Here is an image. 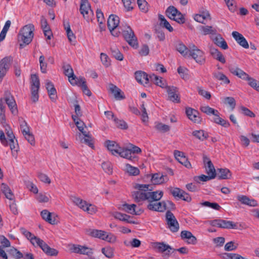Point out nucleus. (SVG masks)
Listing matches in <instances>:
<instances>
[{"label": "nucleus", "mask_w": 259, "mask_h": 259, "mask_svg": "<svg viewBox=\"0 0 259 259\" xmlns=\"http://www.w3.org/2000/svg\"><path fill=\"white\" fill-rule=\"evenodd\" d=\"M109 90L110 92L113 95L115 99L121 100L124 99L125 97L123 92L115 85L110 84Z\"/></svg>", "instance_id": "nucleus-28"}, {"label": "nucleus", "mask_w": 259, "mask_h": 259, "mask_svg": "<svg viewBox=\"0 0 259 259\" xmlns=\"http://www.w3.org/2000/svg\"><path fill=\"white\" fill-rule=\"evenodd\" d=\"M192 135L201 141H203L208 138V134L202 130L194 131Z\"/></svg>", "instance_id": "nucleus-40"}, {"label": "nucleus", "mask_w": 259, "mask_h": 259, "mask_svg": "<svg viewBox=\"0 0 259 259\" xmlns=\"http://www.w3.org/2000/svg\"><path fill=\"white\" fill-rule=\"evenodd\" d=\"M34 27L29 24L24 26L20 30L19 36L21 40L25 44H29L33 37Z\"/></svg>", "instance_id": "nucleus-3"}, {"label": "nucleus", "mask_w": 259, "mask_h": 259, "mask_svg": "<svg viewBox=\"0 0 259 259\" xmlns=\"http://www.w3.org/2000/svg\"><path fill=\"white\" fill-rule=\"evenodd\" d=\"M231 176V171L228 168H220L219 169V178L220 179H228Z\"/></svg>", "instance_id": "nucleus-52"}, {"label": "nucleus", "mask_w": 259, "mask_h": 259, "mask_svg": "<svg viewBox=\"0 0 259 259\" xmlns=\"http://www.w3.org/2000/svg\"><path fill=\"white\" fill-rule=\"evenodd\" d=\"M213 77L221 81V84H228L230 83V80L223 73L220 71H215L212 73Z\"/></svg>", "instance_id": "nucleus-34"}, {"label": "nucleus", "mask_w": 259, "mask_h": 259, "mask_svg": "<svg viewBox=\"0 0 259 259\" xmlns=\"http://www.w3.org/2000/svg\"><path fill=\"white\" fill-rule=\"evenodd\" d=\"M111 51L112 55L117 60L119 61H122L123 60V56L116 48L115 46H112L111 48Z\"/></svg>", "instance_id": "nucleus-55"}, {"label": "nucleus", "mask_w": 259, "mask_h": 259, "mask_svg": "<svg viewBox=\"0 0 259 259\" xmlns=\"http://www.w3.org/2000/svg\"><path fill=\"white\" fill-rule=\"evenodd\" d=\"M147 202V207L150 210L163 212L166 209V204L165 201L148 200Z\"/></svg>", "instance_id": "nucleus-13"}, {"label": "nucleus", "mask_w": 259, "mask_h": 259, "mask_svg": "<svg viewBox=\"0 0 259 259\" xmlns=\"http://www.w3.org/2000/svg\"><path fill=\"white\" fill-rule=\"evenodd\" d=\"M106 145L108 149L111 151L113 155H117L121 150V147L114 141L108 140L106 141Z\"/></svg>", "instance_id": "nucleus-32"}, {"label": "nucleus", "mask_w": 259, "mask_h": 259, "mask_svg": "<svg viewBox=\"0 0 259 259\" xmlns=\"http://www.w3.org/2000/svg\"><path fill=\"white\" fill-rule=\"evenodd\" d=\"M114 123L117 127L125 130L127 128V125L126 123L123 121V120H120L118 119L117 118L114 119Z\"/></svg>", "instance_id": "nucleus-64"}, {"label": "nucleus", "mask_w": 259, "mask_h": 259, "mask_svg": "<svg viewBox=\"0 0 259 259\" xmlns=\"http://www.w3.org/2000/svg\"><path fill=\"white\" fill-rule=\"evenodd\" d=\"M137 4L141 12L146 13L148 11L149 5L145 0H137Z\"/></svg>", "instance_id": "nucleus-56"}, {"label": "nucleus", "mask_w": 259, "mask_h": 259, "mask_svg": "<svg viewBox=\"0 0 259 259\" xmlns=\"http://www.w3.org/2000/svg\"><path fill=\"white\" fill-rule=\"evenodd\" d=\"M12 62L11 57H6L0 61V81L10 69Z\"/></svg>", "instance_id": "nucleus-12"}, {"label": "nucleus", "mask_w": 259, "mask_h": 259, "mask_svg": "<svg viewBox=\"0 0 259 259\" xmlns=\"http://www.w3.org/2000/svg\"><path fill=\"white\" fill-rule=\"evenodd\" d=\"M20 231L33 245L39 246L47 255L50 256H56L58 255V251L57 249L50 247L42 240L35 236L25 228H21Z\"/></svg>", "instance_id": "nucleus-1"}, {"label": "nucleus", "mask_w": 259, "mask_h": 259, "mask_svg": "<svg viewBox=\"0 0 259 259\" xmlns=\"http://www.w3.org/2000/svg\"><path fill=\"white\" fill-rule=\"evenodd\" d=\"M189 48H190L189 57H192L197 63L203 64L205 62L204 52L193 44L190 45Z\"/></svg>", "instance_id": "nucleus-7"}, {"label": "nucleus", "mask_w": 259, "mask_h": 259, "mask_svg": "<svg viewBox=\"0 0 259 259\" xmlns=\"http://www.w3.org/2000/svg\"><path fill=\"white\" fill-rule=\"evenodd\" d=\"M137 207L136 205L135 204H128L127 203H124L122 205V209L125 212L132 214L138 215L140 213L136 211V207Z\"/></svg>", "instance_id": "nucleus-46"}, {"label": "nucleus", "mask_w": 259, "mask_h": 259, "mask_svg": "<svg viewBox=\"0 0 259 259\" xmlns=\"http://www.w3.org/2000/svg\"><path fill=\"white\" fill-rule=\"evenodd\" d=\"M3 100L4 102H5L8 105L12 113L14 115L16 114L18 112L17 105L14 97L10 92H5V98Z\"/></svg>", "instance_id": "nucleus-15"}, {"label": "nucleus", "mask_w": 259, "mask_h": 259, "mask_svg": "<svg viewBox=\"0 0 259 259\" xmlns=\"http://www.w3.org/2000/svg\"><path fill=\"white\" fill-rule=\"evenodd\" d=\"M210 53L214 59L219 61L223 64H225L226 63L225 57L218 49L214 48H211L210 49Z\"/></svg>", "instance_id": "nucleus-33"}, {"label": "nucleus", "mask_w": 259, "mask_h": 259, "mask_svg": "<svg viewBox=\"0 0 259 259\" xmlns=\"http://www.w3.org/2000/svg\"><path fill=\"white\" fill-rule=\"evenodd\" d=\"M106 233L107 232L105 231L94 229L91 230L90 234L92 236L94 237L98 238L104 240Z\"/></svg>", "instance_id": "nucleus-51"}, {"label": "nucleus", "mask_w": 259, "mask_h": 259, "mask_svg": "<svg viewBox=\"0 0 259 259\" xmlns=\"http://www.w3.org/2000/svg\"><path fill=\"white\" fill-rule=\"evenodd\" d=\"M2 192L5 194L6 197L10 200L13 198V194L9 187L5 183H2L0 186Z\"/></svg>", "instance_id": "nucleus-44"}, {"label": "nucleus", "mask_w": 259, "mask_h": 259, "mask_svg": "<svg viewBox=\"0 0 259 259\" xmlns=\"http://www.w3.org/2000/svg\"><path fill=\"white\" fill-rule=\"evenodd\" d=\"M102 253L107 258H111L114 256V249L110 246L103 247L101 249Z\"/></svg>", "instance_id": "nucleus-50"}, {"label": "nucleus", "mask_w": 259, "mask_h": 259, "mask_svg": "<svg viewBox=\"0 0 259 259\" xmlns=\"http://www.w3.org/2000/svg\"><path fill=\"white\" fill-rule=\"evenodd\" d=\"M114 217L121 221H124L130 224H135L134 221L130 220L131 217L127 214L116 212L114 214Z\"/></svg>", "instance_id": "nucleus-42"}, {"label": "nucleus", "mask_w": 259, "mask_h": 259, "mask_svg": "<svg viewBox=\"0 0 259 259\" xmlns=\"http://www.w3.org/2000/svg\"><path fill=\"white\" fill-rule=\"evenodd\" d=\"M246 80L248 81V83L251 87L259 92L258 81L256 80V79L250 77L249 76L248 77Z\"/></svg>", "instance_id": "nucleus-62"}, {"label": "nucleus", "mask_w": 259, "mask_h": 259, "mask_svg": "<svg viewBox=\"0 0 259 259\" xmlns=\"http://www.w3.org/2000/svg\"><path fill=\"white\" fill-rule=\"evenodd\" d=\"M79 11L83 16L89 14V11L93 14L88 0H81Z\"/></svg>", "instance_id": "nucleus-35"}, {"label": "nucleus", "mask_w": 259, "mask_h": 259, "mask_svg": "<svg viewBox=\"0 0 259 259\" xmlns=\"http://www.w3.org/2000/svg\"><path fill=\"white\" fill-rule=\"evenodd\" d=\"M213 115H214L213 121L215 123L221 125L225 127H228L230 126V123L228 121L220 117V113L218 111L217 113L214 114Z\"/></svg>", "instance_id": "nucleus-41"}, {"label": "nucleus", "mask_w": 259, "mask_h": 259, "mask_svg": "<svg viewBox=\"0 0 259 259\" xmlns=\"http://www.w3.org/2000/svg\"><path fill=\"white\" fill-rule=\"evenodd\" d=\"M237 200L242 204L246 205L249 206H256L257 205V201L252 199H250L248 197L243 195H238L237 196Z\"/></svg>", "instance_id": "nucleus-27"}, {"label": "nucleus", "mask_w": 259, "mask_h": 259, "mask_svg": "<svg viewBox=\"0 0 259 259\" xmlns=\"http://www.w3.org/2000/svg\"><path fill=\"white\" fill-rule=\"evenodd\" d=\"M118 155L121 157L126 158L133 162L137 161L138 160V156L137 155H134V154L132 153V152L130 151L128 148H121Z\"/></svg>", "instance_id": "nucleus-21"}, {"label": "nucleus", "mask_w": 259, "mask_h": 259, "mask_svg": "<svg viewBox=\"0 0 259 259\" xmlns=\"http://www.w3.org/2000/svg\"><path fill=\"white\" fill-rule=\"evenodd\" d=\"M100 59L102 64L105 67H108L110 65V59L106 54L101 53L100 54Z\"/></svg>", "instance_id": "nucleus-61"}, {"label": "nucleus", "mask_w": 259, "mask_h": 259, "mask_svg": "<svg viewBox=\"0 0 259 259\" xmlns=\"http://www.w3.org/2000/svg\"><path fill=\"white\" fill-rule=\"evenodd\" d=\"M8 145L10 146L13 154L14 152H17L18 151L19 146L17 140L15 138H14V139H11L8 140Z\"/></svg>", "instance_id": "nucleus-57"}, {"label": "nucleus", "mask_w": 259, "mask_h": 259, "mask_svg": "<svg viewBox=\"0 0 259 259\" xmlns=\"http://www.w3.org/2000/svg\"><path fill=\"white\" fill-rule=\"evenodd\" d=\"M68 248L72 253L90 256L93 254V249L91 248L79 244H69Z\"/></svg>", "instance_id": "nucleus-9"}, {"label": "nucleus", "mask_w": 259, "mask_h": 259, "mask_svg": "<svg viewBox=\"0 0 259 259\" xmlns=\"http://www.w3.org/2000/svg\"><path fill=\"white\" fill-rule=\"evenodd\" d=\"M39 87L40 82L38 77L36 74H32L30 78L31 99L33 102H36L38 100Z\"/></svg>", "instance_id": "nucleus-5"}, {"label": "nucleus", "mask_w": 259, "mask_h": 259, "mask_svg": "<svg viewBox=\"0 0 259 259\" xmlns=\"http://www.w3.org/2000/svg\"><path fill=\"white\" fill-rule=\"evenodd\" d=\"M200 110L202 112H203L208 115H213L214 114L217 113L218 112L217 110H215L212 108H211L208 106H201L200 107Z\"/></svg>", "instance_id": "nucleus-59"}, {"label": "nucleus", "mask_w": 259, "mask_h": 259, "mask_svg": "<svg viewBox=\"0 0 259 259\" xmlns=\"http://www.w3.org/2000/svg\"><path fill=\"white\" fill-rule=\"evenodd\" d=\"M123 35L125 40L133 48L137 49L138 47V40L132 28L127 26L123 30Z\"/></svg>", "instance_id": "nucleus-8"}, {"label": "nucleus", "mask_w": 259, "mask_h": 259, "mask_svg": "<svg viewBox=\"0 0 259 259\" xmlns=\"http://www.w3.org/2000/svg\"><path fill=\"white\" fill-rule=\"evenodd\" d=\"M228 9L232 12H234L237 10L236 3L234 0H224Z\"/></svg>", "instance_id": "nucleus-63"}, {"label": "nucleus", "mask_w": 259, "mask_h": 259, "mask_svg": "<svg viewBox=\"0 0 259 259\" xmlns=\"http://www.w3.org/2000/svg\"><path fill=\"white\" fill-rule=\"evenodd\" d=\"M41 215L44 220L49 222L51 224H55L56 220L52 217V213L47 210H43L41 212Z\"/></svg>", "instance_id": "nucleus-49"}, {"label": "nucleus", "mask_w": 259, "mask_h": 259, "mask_svg": "<svg viewBox=\"0 0 259 259\" xmlns=\"http://www.w3.org/2000/svg\"><path fill=\"white\" fill-rule=\"evenodd\" d=\"M174 155L176 159L186 167L188 168L191 167L190 162L188 161L187 157L185 155V154L183 152L175 150L174 151Z\"/></svg>", "instance_id": "nucleus-20"}, {"label": "nucleus", "mask_w": 259, "mask_h": 259, "mask_svg": "<svg viewBox=\"0 0 259 259\" xmlns=\"http://www.w3.org/2000/svg\"><path fill=\"white\" fill-rule=\"evenodd\" d=\"M6 107L3 99H0V122L6 124Z\"/></svg>", "instance_id": "nucleus-48"}, {"label": "nucleus", "mask_w": 259, "mask_h": 259, "mask_svg": "<svg viewBox=\"0 0 259 259\" xmlns=\"http://www.w3.org/2000/svg\"><path fill=\"white\" fill-rule=\"evenodd\" d=\"M20 128L23 136L25 139L31 145L34 144V138L33 135L30 132L29 127L27 122L22 118L19 119Z\"/></svg>", "instance_id": "nucleus-6"}, {"label": "nucleus", "mask_w": 259, "mask_h": 259, "mask_svg": "<svg viewBox=\"0 0 259 259\" xmlns=\"http://www.w3.org/2000/svg\"><path fill=\"white\" fill-rule=\"evenodd\" d=\"M168 228L172 232H177L179 229V224L174 214L167 211L165 215Z\"/></svg>", "instance_id": "nucleus-11"}, {"label": "nucleus", "mask_w": 259, "mask_h": 259, "mask_svg": "<svg viewBox=\"0 0 259 259\" xmlns=\"http://www.w3.org/2000/svg\"><path fill=\"white\" fill-rule=\"evenodd\" d=\"M150 79L153 81L156 85L159 86L162 88H165L166 85V81L162 77H159L157 75L153 74L150 75Z\"/></svg>", "instance_id": "nucleus-37"}, {"label": "nucleus", "mask_w": 259, "mask_h": 259, "mask_svg": "<svg viewBox=\"0 0 259 259\" xmlns=\"http://www.w3.org/2000/svg\"><path fill=\"white\" fill-rule=\"evenodd\" d=\"M203 206L210 207L213 209L219 210L221 206L216 202H210L209 201H204L200 203Z\"/></svg>", "instance_id": "nucleus-60"}, {"label": "nucleus", "mask_w": 259, "mask_h": 259, "mask_svg": "<svg viewBox=\"0 0 259 259\" xmlns=\"http://www.w3.org/2000/svg\"><path fill=\"white\" fill-rule=\"evenodd\" d=\"M159 25L160 26L165 28L169 32H172L174 30L172 27L169 22L164 19V17H159Z\"/></svg>", "instance_id": "nucleus-58"}, {"label": "nucleus", "mask_w": 259, "mask_h": 259, "mask_svg": "<svg viewBox=\"0 0 259 259\" xmlns=\"http://www.w3.org/2000/svg\"><path fill=\"white\" fill-rule=\"evenodd\" d=\"M209 224L213 227L224 229H236L237 224L232 221L222 219H217L210 221Z\"/></svg>", "instance_id": "nucleus-10"}, {"label": "nucleus", "mask_w": 259, "mask_h": 259, "mask_svg": "<svg viewBox=\"0 0 259 259\" xmlns=\"http://www.w3.org/2000/svg\"><path fill=\"white\" fill-rule=\"evenodd\" d=\"M176 49L184 57H189L190 48H187L183 44H178L176 46Z\"/></svg>", "instance_id": "nucleus-47"}, {"label": "nucleus", "mask_w": 259, "mask_h": 259, "mask_svg": "<svg viewBox=\"0 0 259 259\" xmlns=\"http://www.w3.org/2000/svg\"><path fill=\"white\" fill-rule=\"evenodd\" d=\"M119 23V17H108L107 25L111 32L118 26Z\"/></svg>", "instance_id": "nucleus-39"}, {"label": "nucleus", "mask_w": 259, "mask_h": 259, "mask_svg": "<svg viewBox=\"0 0 259 259\" xmlns=\"http://www.w3.org/2000/svg\"><path fill=\"white\" fill-rule=\"evenodd\" d=\"M211 39L214 43L223 50H227L228 48V46L225 40L219 34H216L215 36H211Z\"/></svg>", "instance_id": "nucleus-30"}, {"label": "nucleus", "mask_w": 259, "mask_h": 259, "mask_svg": "<svg viewBox=\"0 0 259 259\" xmlns=\"http://www.w3.org/2000/svg\"><path fill=\"white\" fill-rule=\"evenodd\" d=\"M155 128L161 133H165L170 130V126L167 124L159 122H155Z\"/></svg>", "instance_id": "nucleus-54"}, {"label": "nucleus", "mask_w": 259, "mask_h": 259, "mask_svg": "<svg viewBox=\"0 0 259 259\" xmlns=\"http://www.w3.org/2000/svg\"><path fill=\"white\" fill-rule=\"evenodd\" d=\"M168 180L166 175H163L160 173H155L152 175L151 179V182L154 185H161Z\"/></svg>", "instance_id": "nucleus-26"}, {"label": "nucleus", "mask_w": 259, "mask_h": 259, "mask_svg": "<svg viewBox=\"0 0 259 259\" xmlns=\"http://www.w3.org/2000/svg\"><path fill=\"white\" fill-rule=\"evenodd\" d=\"M46 89L48 91L49 96L53 102H55L57 97V91L54 84L49 80H47L46 84Z\"/></svg>", "instance_id": "nucleus-31"}, {"label": "nucleus", "mask_w": 259, "mask_h": 259, "mask_svg": "<svg viewBox=\"0 0 259 259\" xmlns=\"http://www.w3.org/2000/svg\"><path fill=\"white\" fill-rule=\"evenodd\" d=\"M40 23L44 35L47 37V39H51L53 34L50 26L48 25L47 19L45 17H42L41 19Z\"/></svg>", "instance_id": "nucleus-29"}, {"label": "nucleus", "mask_w": 259, "mask_h": 259, "mask_svg": "<svg viewBox=\"0 0 259 259\" xmlns=\"http://www.w3.org/2000/svg\"><path fill=\"white\" fill-rule=\"evenodd\" d=\"M64 70V73L68 78V80L70 83L74 85L76 83V81L78 80V77H77L74 74L73 69L71 66L69 64L64 65L63 66Z\"/></svg>", "instance_id": "nucleus-18"}, {"label": "nucleus", "mask_w": 259, "mask_h": 259, "mask_svg": "<svg viewBox=\"0 0 259 259\" xmlns=\"http://www.w3.org/2000/svg\"><path fill=\"white\" fill-rule=\"evenodd\" d=\"M232 36L236 41L242 47L245 49H248L249 45L245 38L243 35L237 31H233Z\"/></svg>", "instance_id": "nucleus-24"}, {"label": "nucleus", "mask_w": 259, "mask_h": 259, "mask_svg": "<svg viewBox=\"0 0 259 259\" xmlns=\"http://www.w3.org/2000/svg\"><path fill=\"white\" fill-rule=\"evenodd\" d=\"M125 171L132 176H138L140 173L138 168L132 166L129 164H126L125 166Z\"/></svg>", "instance_id": "nucleus-53"}, {"label": "nucleus", "mask_w": 259, "mask_h": 259, "mask_svg": "<svg viewBox=\"0 0 259 259\" xmlns=\"http://www.w3.org/2000/svg\"><path fill=\"white\" fill-rule=\"evenodd\" d=\"M166 16H185V14H183L178 9L173 6H170L167 8L165 11Z\"/></svg>", "instance_id": "nucleus-43"}, {"label": "nucleus", "mask_w": 259, "mask_h": 259, "mask_svg": "<svg viewBox=\"0 0 259 259\" xmlns=\"http://www.w3.org/2000/svg\"><path fill=\"white\" fill-rule=\"evenodd\" d=\"M181 238L185 240L189 244H196L197 243L196 238L188 231H182L181 233Z\"/></svg>", "instance_id": "nucleus-25"}, {"label": "nucleus", "mask_w": 259, "mask_h": 259, "mask_svg": "<svg viewBox=\"0 0 259 259\" xmlns=\"http://www.w3.org/2000/svg\"><path fill=\"white\" fill-rule=\"evenodd\" d=\"M148 200L159 201L161 199L163 195L162 191H156L148 192Z\"/></svg>", "instance_id": "nucleus-45"}, {"label": "nucleus", "mask_w": 259, "mask_h": 259, "mask_svg": "<svg viewBox=\"0 0 259 259\" xmlns=\"http://www.w3.org/2000/svg\"><path fill=\"white\" fill-rule=\"evenodd\" d=\"M229 70L233 74L242 79L246 80L249 76L248 74L238 67H230Z\"/></svg>", "instance_id": "nucleus-38"}, {"label": "nucleus", "mask_w": 259, "mask_h": 259, "mask_svg": "<svg viewBox=\"0 0 259 259\" xmlns=\"http://www.w3.org/2000/svg\"><path fill=\"white\" fill-rule=\"evenodd\" d=\"M72 118L78 130L81 132L84 136H87V132L84 130V127H86L84 123L76 115H73Z\"/></svg>", "instance_id": "nucleus-36"}, {"label": "nucleus", "mask_w": 259, "mask_h": 259, "mask_svg": "<svg viewBox=\"0 0 259 259\" xmlns=\"http://www.w3.org/2000/svg\"><path fill=\"white\" fill-rule=\"evenodd\" d=\"M170 193L175 198H178L187 202L191 200L190 196L183 190L179 188L169 187Z\"/></svg>", "instance_id": "nucleus-14"}, {"label": "nucleus", "mask_w": 259, "mask_h": 259, "mask_svg": "<svg viewBox=\"0 0 259 259\" xmlns=\"http://www.w3.org/2000/svg\"><path fill=\"white\" fill-rule=\"evenodd\" d=\"M149 185L146 184H137L135 188L137 190L132 194V196L135 201L137 202H140L144 201H148V189Z\"/></svg>", "instance_id": "nucleus-2"}, {"label": "nucleus", "mask_w": 259, "mask_h": 259, "mask_svg": "<svg viewBox=\"0 0 259 259\" xmlns=\"http://www.w3.org/2000/svg\"><path fill=\"white\" fill-rule=\"evenodd\" d=\"M186 113L188 118L195 123H200L201 118L199 115V112L190 107L186 108Z\"/></svg>", "instance_id": "nucleus-17"}, {"label": "nucleus", "mask_w": 259, "mask_h": 259, "mask_svg": "<svg viewBox=\"0 0 259 259\" xmlns=\"http://www.w3.org/2000/svg\"><path fill=\"white\" fill-rule=\"evenodd\" d=\"M203 162L207 175L210 176L211 178H214L216 176V172L214 167L211 160L206 156H204Z\"/></svg>", "instance_id": "nucleus-23"}, {"label": "nucleus", "mask_w": 259, "mask_h": 259, "mask_svg": "<svg viewBox=\"0 0 259 259\" xmlns=\"http://www.w3.org/2000/svg\"><path fill=\"white\" fill-rule=\"evenodd\" d=\"M72 200L75 205L89 214H94L97 211V208L96 206L88 203L79 197H73Z\"/></svg>", "instance_id": "nucleus-4"}, {"label": "nucleus", "mask_w": 259, "mask_h": 259, "mask_svg": "<svg viewBox=\"0 0 259 259\" xmlns=\"http://www.w3.org/2000/svg\"><path fill=\"white\" fill-rule=\"evenodd\" d=\"M137 81L145 86L148 85L149 82L150 77L145 72L142 71H136L135 73Z\"/></svg>", "instance_id": "nucleus-22"}, {"label": "nucleus", "mask_w": 259, "mask_h": 259, "mask_svg": "<svg viewBox=\"0 0 259 259\" xmlns=\"http://www.w3.org/2000/svg\"><path fill=\"white\" fill-rule=\"evenodd\" d=\"M166 92L168 94V99L175 103H179L180 101V98L179 96V91L177 87L174 86H167L166 88Z\"/></svg>", "instance_id": "nucleus-16"}, {"label": "nucleus", "mask_w": 259, "mask_h": 259, "mask_svg": "<svg viewBox=\"0 0 259 259\" xmlns=\"http://www.w3.org/2000/svg\"><path fill=\"white\" fill-rule=\"evenodd\" d=\"M152 247L158 252L160 253L165 252L166 254L169 255L170 251L172 249V247L164 242H154L152 244Z\"/></svg>", "instance_id": "nucleus-19"}]
</instances>
